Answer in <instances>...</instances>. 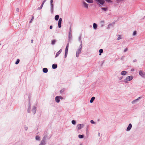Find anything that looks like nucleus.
<instances>
[{"instance_id":"nucleus-1","label":"nucleus","mask_w":145,"mask_h":145,"mask_svg":"<svg viewBox=\"0 0 145 145\" xmlns=\"http://www.w3.org/2000/svg\"><path fill=\"white\" fill-rule=\"evenodd\" d=\"M82 48V44L81 43V44H80V48L77 50L76 51V57H78L79 55L81 53Z\"/></svg>"},{"instance_id":"nucleus-2","label":"nucleus","mask_w":145,"mask_h":145,"mask_svg":"<svg viewBox=\"0 0 145 145\" xmlns=\"http://www.w3.org/2000/svg\"><path fill=\"white\" fill-rule=\"evenodd\" d=\"M133 78V76H130L126 77L124 81L125 83H127L129 81H130L132 80Z\"/></svg>"},{"instance_id":"nucleus-3","label":"nucleus","mask_w":145,"mask_h":145,"mask_svg":"<svg viewBox=\"0 0 145 145\" xmlns=\"http://www.w3.org/2000/svg\"><path fill=\"white\" fill-rule=\"evenodd\" d=\"M84 126V125L83 124H78L76 126V130L77 131H78L79 130L81 129L82 128H83Z\"/></svg>"},{"instance_id":"nucleus-4","label":"nucleus","mask_w":145,"mask_h":145,"mask_svg":"<svg viewBox=\"0 0 145 145\" xmlns=\"http://www.w3.org/2000/svg\"><path fill=\"white\" fill-rule=\"evenodd\" d=\"M95 1L97 3V4L102 5H103L105 2L104 0H95Z\"/></svg>"},{"instance_id":"nucleus-5","label":"nucleus","mask_w":145,"mask_h":145,"mask_svg":"<svg viewBox=\"0 0 145 145\" xmlns=\"http://www.w3.org/2000/svg\"><path fill=\"white\" fill-rule=\"evenodd\" d=\"M46 138L45 137H44L42 140L41 141V143L39 144V145H45L46 144L45 142Z\"/></svg>"},{"instance_id":"nucleus-6","label":"nucleus","mask_w":145,"mask_h":145,"mask_svg":"<svg viewBox=\"0 0 145 145\" xmlns=\"http://www.w3.org/2000/svg\"><path fill=\"white\" fill-rule=\"evenodd\" d=\"M132 127V125L131 123H129L127 128L126 131H129L131 129Z\"/></svg>"},{"instance_id":"nucleus-7","label":"nucleus","mask_w":145,"mask_h":145,"mask_svg":"<svg viewBox=\"0 0 145 145\" xmlns=\"http://www.w3.org/2000/svg\"><path fill=\"white\" fill-rule=\"evenodd\" d=\"M36 111V107L34 106L32 110V112L33 114H35Z\"/></svg>"},{"instance_id":"nucleus-8","label":"nucleus","mask_w":145,"mask_h":145,"mask_svg":"<svg viewBox=\"0 0 145 145\" xmlns=\"http://www.w3.org/2000/svg\"><path fill=\"white\" fill-rule=\"evenodd\" d=\"M50 11H51V13H52L53 12V10H54V5L53 4H50Z\"/></svg>"},{"instance_id":"nucleus-9","label":"nucleus","mask_w":145,"mask_h":145,"mask_svg":"<svg viewBox=\"0 0 145 145\" xmlns=\"http://www.w3.org/2000/svg\"><path fill=\"white\" fill-rule=\"evenodd\" d=\"M139 74L140 76L143 77L145 74V73L142 72L141 71H139Z\"/></svg>"},{"instance_id":"nucleus-10","label":"nucleus","mask_w":145,"mask_h":145,"mask_svg":"<svg viewBox=\"0 0 145 145\" xmlns=\"http://www.w3.org/2000/svg\"><path fill=\"white\" fill-rule=\"evenodd\" d=\"M62 51V49H60L57 53L56 54V55L55 56V57H57L59 54L61 53Z\"/></svg>"},{"instance_id":"nucleus-11","label":"nucleus","mask_w":145,"mask_h":145,"mask_svg":"<svg viewBox=\"0 0 145 145\" xmlns=\"http://www.w3.org/2000/svg\"><path fill=\"white\" fill-rule=\"evenodd\" d=\"M72 34H69L68 35V39H69V42H70L71 40L72 39Z\"/></svg>"},{"instance_id":"nucleus-12","label":"nucleus","mask_w":145,"mask_h":145,"mask_svg":"<svg viewBox=\"0 0 145 145\" xmlns=\"http://www.w3.org/2000/svg\"><path fill=\"white\" fill-rule=\"evenodd\" d=\"M127 73V72L126 71H123L121 72V74L122 75L124 76L126 75Z\"/></svg>"},{"instance_id":"nucleus-13","label":"nucleus","mask_w":145,"mask_h":145,"mask_svg":"<svg viewBox=\"0 0 145 145\" xmlns=\"http://www.w3.org/2000/svg\"><path fill=\"white\" fill-rule=\"evenodd\" d=\"M138 101H138V100L136 99H135V100H134L133 101L131 102V103L132 104H134L136 103H138Z\"/></svg>"},{"instance_id":"nucleus-14","label":"nucleus","mask_w":145,"mask_h":145,"mask_svg":"<svg viewBox=\"0 0 145 145\" xmlns=\"http://www.w3.org/2000/svg\"><path fill=\"white\" fill-rule=\"evenodd\" d=\"M84 6V7L86 8H88V5L87 4L86 2H84L83 3Z\"/></svg>"},{"instance_id":"nucleus-15","label":"nucleus","mask_w":145,"mask_h":145,"mask_svg":"<svg viewBox=\"0 0 145 145\" xmlns=\"http://www.w3.org/2000/svg\"><path fill=\"white\" fill-rule=\"evenodd\" d=\"M55 100L56 102L59 103L60 101V100L58 96H56L55 98Z\"/></svg>"},{"instance_id":"nucleus-16","label":"nucleus","mask_w":145,"mask_h":145,"mask_svg":"<svg viewBox=\"0 0 145 145\" xmlns=\"http://www.w3.org/2000/svg\"><path fill=\"white\" fill-rule=\"evenodd\" d=\"M28 109L27 111L28 112H30V110L31 109V104L30 103H29L28 104Z\"/></svg>"},{"instance_id":"nucleus-17","label":"nucleus","mask_w":145,"mask_h":145,"mask_svg":"<svg viewBox=\"0 0 145 145\" xmlns=\"http://www.w3.org/2000/svg\"><path fill=\"white\" fill-rule=\"evenodd\" d=\"M95 97H92L91 99L90 100V102L91 103H92L94 100H95Z\"/></svg>"},{"instance_id":"nucleus-18","label":"nucleus","mask_w":145,"mask_h":145,"mask_svg":"<svg viewBox=\"0 0 145 145\" xmlns=\"http://www.w3.org/2000/svg\"><path fill=\"white\" fill-rule=\"evenodd\" d=\"M48 70L47 68H44L43 69V72L44 73H46L48 72Z\"/></svg>"},{"instance_id":"nucleus-19","label":"nucleus","mask_w":145,"mask_h":145,"mask_svg":"<svg viewBox=\"0 0 145 145\" xmlns=\"http://www.w3.org/2000/svg\"><path fill=\"white\" fill-rule=\"evenodd\" d=\"M97 24H96L95 23H93V28L94 29H96L97 27Z\"/></svg>"},{"instance_id":"nucleus-20","label":"nucleus","mask_w":145,"mask_h":145,"mask_svg":"<svg viewBox=\"0 0 145 145\" xmlns=\"http://www.w3.org/2000/svg\"><path fill=\"white\" fill-rule=\"evenodd\" d=\"M59 15H56V16L55 17V19L56 20H57L59 19Z\"/></svg>"},{"instance_id":"nucleus-21","label":"nucleus","mask_w":145,"mask_h":145,"mask_svg":"<svg viewBox=\"0 0 145 145\" xmlns=\"http://www.w3.org/2000/svg\"><path fill=\"white\" fill-rule=\"evenodd\" d=\"M44 4V3L42 2L41 5L40 6V7L38 8H37V10H40L42 8Z\"/></svg>"},{"instance_id":"nucleus-22","label":"nucleus","mask_w":145,"mask_h":145,"mask_svg":"<svg viewBox=\"0 0 145 145\" xmlns=\"http://www.w3.org/2000/svg\"><path fill=\"white\" fill-rule=\"evenodd\" d=\"M57 65L56 64H53L52 65V68L53 69H55L57 68Z\"/></svg>"},{"instance_id":"nucleus-23","label":"nucleus","mask_w":145,"mask_h":145,"mask_svg":"<svg viewBox=\"0 0 145 145\" xmlns=\"http://www.w3.org/2000/svg\"><path fill=\"white\" fill-rule=\"evenodd\" d=\"M114 23H112V24H109L108 25V27H107V29H109V28L111 26H113L114 25Z\"/></svg>"},{"instance_id":"nucleus-24","label":"nucleus","mask_w":145,"mask_h":145,"mask_svg":"<svg viewBox=\"0 0 145 145\" xmlns=\"http://www.w3.org/2000/svg\"><path fill=\"white\" fill-rule=\"evenodd\" d=\"M61 22L58 21V26L59 28H60L61 27Z\"/></svg>"},{"instance_id":"nucleus-25","label":"nucleus","mask_w":145,"mask_h":145,"mask_svg":"<svg viewBox=\"0 0 145 145\" xmlns=\"http://www.w3.org/2000/svg\"><path fill=\"white\" fill-rule=\"evenodd\" d=\"M88 3H92L93 2V0H85Z\"/></svg>"},{"instance_id":"nucleus-26","label":"nucleus","mask_w":145,"mask_h":145,"mask_svg":"<svg viewBox=\"0 0 145 145\" xmlns=\"http://www.w3.org/2000/svg\"><path fill=\"white\" fill-rule=\"evenodd\" d=\"M68 48H69V43H68L67 45V46H66V48H65V51L68 52Z\"/></svg>"},{"instance_id":"nucleus-27","label":"nucleus","mask_w":145,"mask_h":145,"mask_svg":"<svg viewBox=\"0 0 145 145\" xmlns=\"http://www.w3.org/2000/svg\"><path fill=\"white\" fill-rule=\"evenodd\" d=\"M103 50L102 49H100L99 50V52L100 53L99 55H101V54L103 52Z\"/></svg>"},{"instance_id":"nucleus-28","label":"nucleus","mask_w":145,"mask_h":145,"mask_svg":"<svg viewBox=\"0 0 145 145\" xmlns=\"http://www.w3.org/2000/svg\"><path fill=\"white\" fill-rule=\"evenodd\" d=\"M56 40H53L52 41L51 44L52 45H54L55 44Z\"/></svg>"},{"instance_id":"nucleus-29","label":"nucleus","mask_w":145,"mask_h":145,"mask_svg":"<svg viewBox=\"0 0 145 145\" xmlns=\"http://www.w3.org/2000/svg\"><path fill=\"white\" fill-rule=\"evenodd\" d=\"M84 137V135H78V137L80 138H83Z\"/></svg>"},{"instance_id":"nucleus-30","label":"nucleus","mask_w":145,"mask_h":145,"mask_svg":"<svg viewBox=\"0 0 145 145\" xmlns=\"http://www.w3.org/2000/svg\"><path fill=\"white\" fill-rule=\"evenodd\" d=\"M68 52H67V51H65V56H64V57L65 58H66V57H67V55L68 54Z\"/></svg>"},{"instance_id":"nucleus-31","label":"nucleus","mask_w":145,"mask_h":145,"mask_svg":"<svg viewBox=\"0 0 145 145\" xmlns=\"http://www.w3.org/2000/svg\"><path fill=\"white\" fill-rule=\"evenodd\" d=\"M73 125H75L76 124V121L75 120H73L71 121Z\"/></svg>"},{"instance_id":"nucleus-32","label":"nucleus","mask_w":145,"mask_h":145,"mask_svg":"<svg viewBox=\"0 0 145 145\" xmlns=\"http://www.w3.org/2000/svg\"><path fill=\"white\" fill-rule=\"evenodd\" d=\"M101 9L105 11H106V10H107V8H103V7H102L101 8Z\"/></svg>"},{"instance_id":"nucleus-33","label":"nucleus","mask_w":145,"mask_h":145,"mask_svg":"<svg viewBox=\"0 0 145 145\" xmlns=\"http://www.w3.org/2000/svg\"><path fill=\"white\" fill-rule=\"evenodd\" d=\"M36 140H40V137L38 136H36L35 137Z\"/></svg>"},{"instance_id":"nucleus-34","label":"nucleus","mask_w":145,"mask_h":145,"mask_svg":"<svg viewBox=\"0 0 145 145\" xmlns=\"http://www.w3.org/2000/svg\"><path fill=\"white\" fill-rule=\"evenodd\" d=\"M71 26L69 28V34H71L72 31H71Z\"/></svg>"},{"instance_id":"nucleus-35","label":"nucleus","mask_w":145,"mask_h":145,"mask_svg":"<svg viewBox=\"0 0 145 145\" xmlns=\"http://www.w3.org/2000/svg\"><path fill=\"white\" fill-rule=\"evenodd\" d=\"M118 38L117 39V40H119L120 39H121V37H120V35H118Z\"/></svg>"},{"instance_id":"nucleus-36","label":"nucleus","mask_w":145,"mask_h":145,"mask_svg":"<svg viewBox=\"0 0 145 145\" xmlns=\"http://www.w3.org/2000/svg\"><path fill=\"white\" fill-rule=\"evenodd\" d=\"M81 36H80L79 37V38H78V40H79V41L80 42H81V44H81V42H82V41L81 40Z\"/></svg>"},{"instance_id":"nucleus-37","label":"nucleus","mask_w":145,"mask_h":145,"mask_svg":"<svg viewBox=\"0 0 145 145\" xmlns=\"http://www.w3.org/2000/svg\"><path fill=\"white\" fill-rule=\"evenodd\" d=\"M19 61H20V60L18 59H17L16 61L15 62V64H18L19 63Z\"/></svg>"},{"instance_id":"nucleus-38","label":"nucleus","mask_w":145,"mask_h":145,"mask_svg":"<svg viewBox=\"0 0 145 145\" xmlns=\"http://www.w3.org/2000/svg\"><path fill=\"white\" fill-rule=\"evenodd\" d=\"M106 2L109 3H112V1H111V0H105Z\"/></svg>"},{"instance_id":"nucleus-39","label":"nucleus","mask_w":145,"mask_h":145,"mask_svg":"<svg viewBox=\"0 0 145 145\" xmlns=\"http://www.w3.org/2000/svg\"><path fill=\"white\" fill-rule=\"evenodd\" d=\"M137 34V32L135 31L133 32V35L135 36Z\"/></svg>"},{"instance_id":"nucleus-40","label":"nucleus","mask_w":145,"mask_h":145,"mask_svg":"<svg viewBox=\"0 0 145 145\" xmlns=\"http://www.w3.org/2000/svg\"><path fill=\"white\" fill-rule=\"evenodd\" d=\"M90 122L92 124H95V122L93 120H91L90 121Z\"/></svg>"},{"instance_id":"nucleus-41","label":"nucleus","mask_w":145,"mask_h":145,"mask_svg":"<svg viewBox=\"0 0 145 145\" xmlns=\"http://www.w3.org/2000/svg\"><path fill=\"white\" fill-rule=\"evenodd\" d=\"M127 48H126L124 50V52H127Z\"/></svg>"},{"instance_id":"nucleus-42","label":"nucleus","mask_w":145,"mask_h":145,"mask_svg":"<svg viewBox=\"0 0 145 145\" xmlns=\"http://www.w3.org/2000/svg\"><path fill=\"white\" fill-rule=\"evenodd\" d=\"M58 97L59 99H61L62 100L63 99V98L61 96H59Z\"/></svg>"},{"instance_id":"nucleus-43","label":"nucleus","mask_w":145,"mask_h":145,"mask_svg":"<svg viewBox=\"0 0 145 145\" xmlns=\"http://www.w3.org/2000/svg\"><path fill=\"white\" fill-rule=\"evenodd\" d=\"M122 78H123L122 76H120L119 78V79L120 80H121L122 79Z\"/></svg>"},{"instance_id":"nucleus-44","label":"nucleus","mask_w":145,"mask_h":145,"mask_svg":"<svg viewBox=\"0 0 145 145\" xmlns=\"http://www.w3.org/2000/svg\"><path fill=\"white\" fill-rule=\"evenodd\" d=\"M53 0H50V4H53Z\"/></svg>"},{"instance_id":"nucleus-45","label":"nucleus","mask_w":145,"mask_h":145,"mask_svg":"<svg viewBox=\"0 0 145 145\" xmlns=\"http://www.w3.org/2000/svg\"><path fill=\"white\" fill-rule=\"evenodd\" d=\"M62 18H59V21L61 22H62Z\"/></svg>"},{"instance_id":"nucleus-46","label":"nucleus","mask_w":145,"mask_h":145,"mask_svg":"<svg viewBox=\"0 0 145 145\" xmlns=\"http://www.w3.org/2000/svg\"><path fill=\"white\" fill-rule=\"evenodd\" d=\"M19 8H16V10L17 11V12H19Z\"/></svg>"},{"instance_id":"nucleus-47","label":"nucleus","mask_w":145,"mask_h":145,"mask_svg":"<svg viewBox=\"0 0 145 145\" xmlns=\"http://www.w3.org/2000/svg\"><path fill=\"white\" fill-rule=\"evenodd\" d=\"M141 98V97H138L137 99L138 100V101L139 100V99H140Z\"/></svg>"},{"instance_id":"nucleus-48","label":"nucleus","mask_w":145,"mask_h":145,"mask_svg":"<svg viewBox=\"0 0 145 145\" xmlns=\"http://www.w3.org/2000/svg\"><path fill=\"white\" fill-rule=\"evenodd\" d=\"M28 129V127H25V130H27V129Z\"/></svg>"},{"instance_id":"nucleus-49","label":"nucleus","mask_w":145,"mask_h":145,"mask_svg":"<svg viewBox=\"0 0 145 145\" xmlns=\"http://www.w3.org/2000/svg\"><path fill=\"white\" fill-rule=\"evenodd\" d=\"M52 25H50V29H52Z\"/></svg>"},{"instance_id":"nucleus-50","label":"nucleus","mask_w":145,"mask_h":145,"mask_svg":"<svg viewBox=\"0 0 145 145\" xmlns=\"http://www.w3.org/2000/svg\"><path fill=\"white\" fill-rule=\"evenodd\" d=\"M137 61V60L136 59H135L133 60V62H135Z\"/></svg>"},{"instance_id":"nucleus-51","label":"nucleus","mask_w":145,"mask_h":145,"mask_svg":"<svg viewBox=\"0 0 145 145\" xmlns=\"http://www.w3.org/2000/svg\"><path fill=\"white\" fill-rule=\"evenodd\" d=\"M47 1V0H44L43 2L44 3Z\"/></svg>"},{"instance_id":"nucleus-52","label":"nucleus","mask_w":145,"mask_h":145,"mask_svg":"<svg viewBox=\"0 0 145 145\" xmlns=\"http://www.w3.org/2000/svg\"><path fill=\"white\" fill-rule=\"evenodd\" d=\"M33 40H31V42L32 43H33Z\"/></svg>"},{"instance_id":"nucleus-53","label":"nucleus","mask_w":145,"mask_h":145,"mask_svg":"<svg viewBox=\"0 0 145 145\" xmlns=\"http://www.w3.org/2000/svg\"><path fill=\"white\" fill-rule=\"evenodd\" d=\"M134 71V69H132L131 70V71Z\"/></svg>"},{"instance_id":"nucleus-54","label":"nucleus","mask_w":145,"mask_h":145,"mask_svg":"<svg viewBox=\"0 0 145 145\" xmlns=\"http://www.w3.org/2000/svg\"><path fill=\"white\" fill-rule=\"evenodd\" d=\"M33 19V16L32 18H31V20H32Z\"/></svg>"},{"instance_id":"nucleus-55","label":"nucleus","mask_w":145,"mask_h":145,"mask_svg":"<svg viewBox=\"0 0 145 145\" xmlns=\"http://www.w3.org/2000/svg\"><path fill=\"white\" fill-rule=\"evenodd\" d=\"M99 7H102V5H99Z\"/></svg>"},{"instance_id":"nucleus-56","label":"nucleus","mask_w":145,"mask_h":145,"mask_svg":"<svg viewBox=\"0 0 145 145\" xmlns=\"http://www.w3.org/2000/svg\"><path fill=\"white\" fill-rule=\"evenodd\" d=\"M103 25H101V26L102 27H103Z\"/></svg>"},{"instance_id":"nucleus-57","label":"nucleus","mask_w":145,"mask_h":145,"mask_svg":"<svg viewBox=\"0 0 145 145\" xmlns=\"http://www.w3.org/2000/svg\"><path fill=\"white\" fill-rule=\"evenodd\" d=\"M60 92H62V91H60Z\"/></svg>"},{"instance_id":"nucleus-58","label":"nucleus","mask_w":145,"mask_h":145,"mask_svg":"<svg viewBox=\"0 0 145 145\" xmlns=\"http://www.w3.org/2000/svg\"><path fill=\"white\" fill-rule=\"evenodd\" d=\"M60 92H62V91H60Z\"/></svg>"},{"instance_id":"nucleus-59","label":"nucleus","mask_w":145,"mask_h":145,"mask_svg":"<svg viewBox=\"0 0 145 145\" xmlns=\"http://www.w3.org/2000/svg\"><path fill=\"white\" fill-rule=\"evenodd\" d=\"M31 21H30V23H31Z\"/></svg>"},{"instance_id":"nucleus-60","label":"nucleus","mask_w":145,"mask_h":145,"mask_svg":"<svg viewBox=\"0 0 145 145\" xmlns=\"http://www.w3.org/2000/svg\"><path fill=\"white\" fill-rule=\"evenodd\" d=\"M144 17L145 18V16Z\"/></svg>"}]
</instances>
